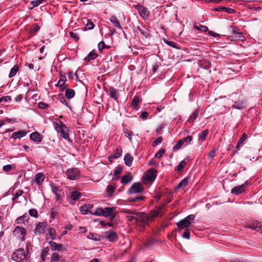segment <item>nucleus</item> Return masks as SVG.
I'll use <instances>...</instances> for the list:
<instances>
[{
    "label": "nucleus",
    "instance_id": "f257e3e1",
    "mask_svg": "<svg viewBox=\"0 0 262 262\" xmlns=\"http://www.w3.org/2000/svg\"><path fill=\"white\" fill-rule=\"evenodd\" d=\"M124 212L128 214L127 217L129 221H132L135 220L137 222H140L143 224L147 223L148 217L144 213L133 212L128 210L124 211Z\"/></svg>",
    "mask_w": 262,
    "mask_h": 262
},
{
    "label": "nucleus",
    "instance_id": "f03ea898",
    "mask_svg": "<svg viewBox=\"0 0 262 262\" xmlns=\"http://www.w3.org/2000/svg\"><path fill=\"white\" fill-rule=\"evenodd\" d=\"M54 124L55 129L60 134V136L65 139H69V129L65 124L58 119H56Z\"/></svg>",
    "mask_w": 262,
    "mask_h": 262
},
{
    "label": "nucleus",
    "instance_id": "7ed1b4c3",
    "mask_svg": "<svg viewBox=\"0 0 262 262\" xmlns=\"http://www.w3.org/2000/svg\"><path fill=\"white\" fill-rule=\"evenodd\" d=\"M116 210V207L97 208L94 212H91V214L98 216H103L105 217H108L112 214L114 213Z\"/></svg>",
    "mask_w": 262,
    "mask_h": 262
},
{
    "label": "nucleus",
    "instance_id": "20e7f679",
    "mask_svg": "<svg viewBox=\"0 0 262 262\" xmlns=\"http://www.w3.org/2000/svg\"><path fill=\"white\" fill-rule=\"evenodd\" d=\"M195 217V215L190 214L177 223L176 225L178 231L180 232L182 229H187L191 225V222L194 220Z\"/></svg>",
    "mask_w": 262,
    "mask_h": 262
},
{
    "label": "nucleus",
    "instance_id": "39448f33",
    "mask_svg": "<svg viewBox=\"0 0 262 262\" xmlns=\"http://www.w3.org/2000/svg\"><path fill=\"white\" fill-rule=\"evenodd\" d=\"M165 206V205L159 206L156 207L155 209L151 210L149 214H146V215L148 217V219L147 223L144 224H147L148 223L149 221L150 220H152L158 216H162L164 213L165 212V210L164 209V207Z\"/></svg>",
    "mask_w": 262,
    "mask_h": 262
},
{
    "label": "nucleus",
    "instance_id": "423d86ee",
    "mask_svg": "<svg viewBox=\"0 0 262 262\" xmlns=\"http://www.w3.org/2000/svg\"><path fill=\"white\" fill-rule=\"evenodd\" d=\"M157 171L151 168L147 171L146 175L142 177V182L144 184H146L148 182H154L156 178Z\"/></svg>",
    "mask_w": 262,
    "mask_h": 262
},
{
    "label": "nucleus",
    "instance_id": "0eeeda50",
    "mask_svg": "<svg viewBox=\"0 0 262 262\" xmlns=\"http://www.w3.org/2000/svg\"><path fill=\"white\" fill-rule=\"evenodd\" d=\"M26 255L25 249L19 248L15 251L12 255V259L16 262H23L26 258Z\"/></svg>",
    "mask_w": 262,
    "mask_h": 262
},
{
    "label": "nucleus",
    "instance_id": "6e6552de",
    "mask_svg": "<svg viewBox=\"0 0 262 262\" xmlns=\"http://www.w3.org/2000/svg\"><path fill=\"white\" fill-rule=\"evenodd\" d=\"M13 235L21 241L25 240V236L26 235V230L25 228L16 226L12 232Z\"/></svg>",
    "mask_w": 262,
    "mask_h": 262
},
{
    "label": "nucleus",
    "instance_id": "1a4fd4ad",
    "mask_svg": "<svg viewBox=\"0 0 262 262\" xmlns=\"http://www.w3.org/2000/svg\"><path fill=\"white\" fill-rule=\"evenodd\" d=\"M133 7L138 10L140 16L144 20L146 19L149 15L148 9L139 4L134 5Z\"/></svg>",
    "mask_w": 262,
    "mask_h": 262
},
{
    "label": "nucleus",
    "instance_id": "9d476101",
    "mask_svg": "<svg viewBox=\"0 0 262 262\" xmlns=\"http://www.w3.org/2000/svg\"><path fill=\"white\" fill-rule=\"evenodd\" d=\"M232 102H234V104L232 105V108L243 110L246 107L247 102L243 97L241 96L236 101H232Z\"/></svg>",
    "mask_w": 262,
    "mask_h": 262
},
{
    "label": "nucleus",
    "instance_id": "9b49d317",
    "mask_svg": "<svg viewBox=\"0 0 262 262\" xmlns=\"http://www.w3.org/2000/svg\"><path fill=\"white\" fill-rule=\"evenodd\" d=\"M144 190V187L142 186V184L140 183H134L130 188L127 190V193L128 194H134V193H138Z\"/></svg>",
    "mask_w": 262,
    "mask_h": 262
},
{
    "label": "nucleus",
    "instance_id": "f8f14e48",
    "mask_svg": "<svg viewBox=\"0 0 262 262\" xmlns=\"http://www.w3.org/2000/svg\"><path fill=\"white\" fill-rule=\"evenodd\" d=\"M66 174L69 179L75 180L79 177L80 173L77 168H71L67 170Z\"/></svg>",
    "mask_w": 262,
    "mask_h": 262
},
{
    "label": "nucleus",
    "instance_id": "ddd939ff",
    "mask_svg": "<svg viewBox=\"0 0 262 262\" xmlns=\"http://www.w3.org/2000/svg\"><path fill=\"white\" fill-rule=\"evenodd\" d=\"M245 227L257 232H262V223L258 221H253L245 225Z\"/></svg>",
    "mask_w": 262,
    "mask_h": 262
},
{
    "label": "nucleus",
    "instance_id": "4468645a",
    "mask_svg": "<svg viewBox=\"0 0 262 262\" xmlns=\"http://www.w3.org/2000/svg\"><path fill=\"white\" fill-rule=\"evenodd\" d=\"M48 224L45 222H39L36 226L35 230V233L36 234H42L45 233V229L47 227Z\"/></svg>",
    "mask_w": 262,
    "mask_h": 262
},
{
    "label": "nucleus",
    "instance_id": "2eb2a0df",
    "mask_svg": "<svg viewBox=\"0 0 262 262\" xmlns=\"http://www.w3.org/2000/svg\"><path fill=\"white\" fill-rule=\"evenodd\" d=\"M247 182H246L242 185L237 186L234 187L231 190V193L233 194L237 195L242 193L245 191V187L247 185Z\"/></svg>",
    "mask_w": 262,
    "mask_h": 262
},
{
    "label": "nucleus",
    "instance_id": "dca6fc26",
    "mask_svg": "<svg viewBox=\"0 0 262 262\" xmlns=\"http://www.w3.org/2000/svg\"><path fill=\"white\" fill-rule=\"evenodd\" d=\"M106 238H107L110 242H115L118 238L117 233L111 230L107 231L106 232Z\"/></svg>",
    "mask_w": 262,
    "mask_h": 262
},
{
    "label": "nucleus",
    "instance_id": "f3484780",
    "mask_svg": "<svg viewBox=\"0 0 262 262\" xmlns=\"http://www.w3.org/2000/svg\"><path fill=\"white\" fill-rule=\"evenodd\" d=\"M108 95L114 100L118 101L119 93L118 91L113 87H111L107 91Z\"/></svg>",
    "mask_w": 262,
    "mask_h": 262
},
{
    "label": "nucleus",
    "instance_id": "a211bd4d",
    "mask_svg": "<svg viewBox=\"0 0 262 262\" xmlns=\"http://www.w3.org/2000/svg\"><path fill=\"white\" fill-rule=\"evenodd\" d=\"M93 207L92 204H85L82 205L80 208V211L83 214H86L89 212L91 213V212H93V211H90V209H92Z\"/></svg>",
    "mask_w": 262,
    "mask_h": 262
},
{
    "label": "nucleus",
    "instance_id": "6ab92c4d",
    "mask_svg": "<svg viewBox=\"0 0 262 262\" xmlns=\"http://www.w3.org/2000/svg\"><path fill=\"white\" fill-rule=\"evenodd\" d=\"M30 137L31 140L35 142H40L42 141V137L41 135L38 132H34L30 134Z\"/></svg>",
    "mask_w": 262,
    "mask_h": 262
},
{
    "label": "nucleus",
    "instance_id": "aec40b11",
    "mask_svg": "<svg viewBox=\"0 0 262 262\" xmlns=\"http://www.w3.org/2000/svg\"><path fill=\"white\" fill-rule=\"evenodd\" d=\"M51 245V249L52 251H61L64 249L63 245L61 244H57L55 242H51L50 243Z\"/></svg>",
    "mask_w": 262,
    "mask_h": 262
},
{
    "label": "nucleus",
    "instance_id": "412c9836",
    "mask_svg": "<svg viewBox=\"0 0 262 262\" xmlns=\"http://www.w3.org/2000/svg\"><path fill=\"white\" fill-rule=\"evenodd\" d=\"M45 175L42 173H38L35 176V182L38 185H40L45 180Z\"/></svg>",
    "mask_w": 262,
    "mask_h": 262
},
{
    "label": "nucleus",
    "instance_id": "4be33fe9",
    "mask_svg": "<svg viewBox=\"0 0 262 262\" xmlns=\"http://www.w3.org/2000/svg\"><path fill=\"white\" fill-rule=\"evenodd\" d=\"M27 134V132L24 130H19L13 133L12 138L14 139H20L25 137Z\"/></svg>",
    "mask_w": 262,
    "mask_h": 262
},
{
    "label": "nucleus",
    "instance_id": "5701e85b",
    "mask_svg": "<svg viewBox=\"0 0 262 262\" xmlns=\"http://www.w3.org/2000/svg\"><path fill=\"white\" fill-rule=\"evenodd\" d=\"M124 163L127 166H130L132 165L133 160V157L130 154L127 153L125 154L124 158Z\"/></svg>",
    "mask_w": 262,
    "mask_h": 262
},
{
    "label": "nucleus",
    "instance_id": "b1692460",
    "mask_svg": "<svg viewBox=\"0 0 262 262\" xmlns=\"http://www.w3.org/2000/svg\"><path fill=\"white\" fill-rule=\"evenodd\" d=\"M97 56V54L94 52V51H92L84 59L86 62H89L91 60L95 59Z\"/></svg>",
    "mask_w": 262,
    "mask_h": 262
},
{
    "label": "nucleus",
    "instance_id": "393cba45",
    "mask_svg": "<svg viewBox=\"0 0 262 262\" xmlns=\"http://www.w3.org/2000/svg\"><path fill=\"white\" fill-rule=\"evenodd\" d=\"M122 152V148L120 146L118 147L115 151L114 155L111 157L109 158V160L110 161V159L112 158H114L115 159H118L121 156Z\"/></svg>",
    "mask_w": 262,
    "mask_h": 262
},
{
    "label": "nucleus",
    "instance_id": "a878e982",
    "mask_svg": "<svg viewBox=\"0 0 262 262\" xmlns=\"http://www.w3.org/2000/svg\"><path fill=\"white\" fill-rule=\"evenodd\" d=\"M110 21L114 25V26L119 29H121L120 24L116 16H113L110 18Z\"/></svg>",
    "mask_w": 262,
    "mask_h": 262
},
{
    "label": "nucleus",
    "instance_id": "bb28decb",
    "mask_svg": "<svg viewBox=\"0 0 262 262\" xmlns=\"http://www.w3.org/2000/svg\"><path fill=\"white\" fill-rule=\"evenodd\" d=\"M199 113V109H196L193 112L192 114L190 116L187 121L189 123L193 122L194 121V120H195L196 119L197 117L198 116Z\"/></svg>",
    "mask_w": 262,
    "mask_h": 262
},
{
    "label": "nucleus",
    "instance_id": "cd10ccee",
    "mask_svg": "<svg viewBox=\"0 0 262 262\" xmlns=\"http://www.w3.org/2000/svg\"><path fill=\"white\" fill-rule=\"evenodd\" d=\"M19 69V68L18 65L15 64V66H14L10 70V72L9 74V77L12 78L13 76H14L17 73V72L18 71Z\"/></svg>",
    "mask_w": 262,
    "mask_h": 262
},
{
    "label": "nucleus",
    "instance_id": "c85d7f7f",
    "mask_svg": "<svg viewBox=\"0 0 262 262\" xmlns=\"http://www.w3.org/2000/svg\"><path fill=\"white\" fill-rule=\"evenodd\" d=\"M122 171V167L118 165L117 166L114 170L113 174V179L115 180L118 178V176L121 173Z\"/></svg>",
    "mask_w": 262,
    "mask_h": 262
},
{
    "label": "nucleus",
    "instance_id": "c756f323",
    "mask_svg": "<svg viewBox=\"0 0 262 262\" xmlns=\"http://www.w3.org/2000/svg\"><path fill=\"white\" fill-rule=\"evenodd\" d=\"M67 78L65 76H63L60 77L57 86H59L62 90H64L65 89L64 83L66 81Z\"/></svg>",
    "mask_w": 262,
    "mask_h": 262
},
{
    "label": "nucleus",
    "instance_id": "7c9ffc66",
    "mask_svg": "<svg viewBox=\"0 0 262 262\" xmlns=\"http://www.w3.org/2000/svg\"><path fill=\"white\" fill-rule=\"evenodd\" d=\"M75 93L74 90L69 89L66 91L65 96L67 99H71L75 96Z\"/></svg>",
    "mask_w": 262,
    "mask_h": 262
},
{
    "label": "nucleus",
    "instance_id": "2f4dec72",
    "mask_svg": "<svg viewBox=\"0 0 262 262\" xmlns=\"http://www.w3.org/2000/svg\"><path fill=\"white\" fill-rule=\"evenodd\" d=\"M52 191L56 195V201H59L60 198V195L59 193L60 192V190H59L58 188L55 186H52Z\"/></svg>",
    "mask_w": 262,
    "mask_h": 262
},
{
    "label": "nucleus",
    "instance_id": "473e14b6",
    "mask_svg": "<svg viewBox=\"0 0 262 262\" xmlns=\"http://www.w3.org/2000/svg\"><path fill=\"white\" fill-rule=\"evenodd\" d=\"M208 134V130L207 129L204 130L201 132L199 135V140H201L202 142L204 141Z\"/></svg>",
    "mask_w": 262,
    "mask_h": 262
},
{
    "label": "nucleus",
    "instance_id": "72a5a7b5",
    "mask_svg": "<svg viewBox=\"0 0 262 262\" xmlns=\"http://www.w3.org/2000/svg\"><path fill=\"white\" fill-rule=\"evenodd\" d=\"M81 194L77 191H73L71 193V198L74 201H77L81 197Z\"/></svg>",
    "mask_w": 262,
    "mask_h": 262
},
{
    "label": "nucleus",
    "instance_id": "f704fd0d",
    "mask_svg": "<svg viewBox=\"0 0 262 262\" xmlns=\"http://www.w3.org/2000/svg\"><path fill=\"white\" fill-rule=\"evenodd\" d=\"M184 144L183 140L182 139H181L177 141L176 145L173 147L172 150L173 151H176L180 149L183 145Z\"/></svg>",
    "mask_w": 262,
    "mask_h": 262
},
{
    "label": "nucleus",
    "instance_id": "c9c22d12",
    "mask_svg": "<svg viewBox=\"0 0 262 262\" xmlns=\"http://www.w3.org/2000/svg\"><path fill=\"white\" fill-rule=\"evenodd\" d=\"M188 183V178H186L183 179L177 186V188H180L182 187H186Z\"/></svg>",
    "mask_w": 262,
    "mask_h": 262
},
{
    "label": "nucleus",
    "instance_id": "e433bc0d",
    "mask_svg": "<svg viewBox=\"0 0 262 262\" xmlns=\"http://www.w3.org/2000/svg\"><path fill=\"white\" fill-rule=\"evenodd\" d=\"M124 133L125 134V137L128 139L130 142H132V137L134 135V133L132 131L129 130L127 129L124 130Z\"/></svg>",
    "mask_w": 262,
    "mask_h": 262
},
{
    "label": "nucleus",
    "instance_id": "4c0bfd02",
    "mask_svg": "<svg viewBox=\"0 0 262 262\" xmlns=\"http://www.w3.org/2000/svg\"><path fill=\"white\" fill-rule=\"evenodd\" d=\"M132 180V178L128 176L125 175L122 177L121 180V182L122 184H126L128 183L129 182H131Z\"/></svg>",
    "mask_w": 262,
    "mask_h": 262
},
{
    "label": "nucleus",
    "instance_id": "58836bf2",
    "mask_svg": "<svg viewBox=\"0 0 262 262\" xmlns=\"http://www.w3.org/2000/svg\"><path fill=\"white\" fill-rule=\"evenodd\" d=\"M141 101L140 98L138 96H135L132 101V105L136 110L138 107L139 103Z\"/></svg>",
    "mask_w": 262,
    "mask_h": 262
},
{
    "label": "nucleus",
    "instance_id": "ea45409f",
    "mask_svg": "<svg viewBox=\"0 0 262 262\" xmlns=\"http://www.w3.org/2000/svg\"><path fill=\"white\" fill-rule=\"evenodd\" d=\"M86 25L85 28V30H92L94 28V24L90 19H87Z\"/></svg>",
    "mask_w": 262,
    "mask_h": 262
},
{
    "label": "nucleus",
    "instance_id": "a19ab883",
    "mask_svg": "<svg viewBox=\"0 0 262 262\" xmlns=\"http://www.w3.org/2000/svg\"><path fill=\"white\" fill-rule=\"evenodd\" d=\"M59 260V255L56 252L53 253L51 257L50 262H58Z\"/></svg>",
    "mask_w": 262,
    "mask_h": 262
},
{
    "label": "nucleus",
    "instance_id": "79ce46f5",
    "mask_svg": "<svg viewBox=\"0 0 262 262\" xmlns=\"http://www.w3.org/2000/svg\"><path fill=\"white\" fill-rule=\"evenodd\" d=\"M48 234L52 239L56 238V231L55 229L53 228H50L48 229Z\"/></svg>",
    "mask_w": 262,
    "mask_h": 262
},
{
    "label": "nucleus",
    "instance_id": "37998d69",
    "mask_svg": "<svg viewBox=\"0 0 262 262\" xmlns=\"http://www.w3.org/2000/svg\"><path fill=\"white\" fill-rule=\"evenodd\" d=\"M186 162L184 161V160H183L182 161H181L179 164L178 165L177 167V171H181V170L185 167V166L186 165Z\"/></svg>",
    "mask_w": 262,
    "mask_h": 262
},
{
    "label": "nucleus",
    "instance_id": "c03bdc74",
    "mask_svg": "<svg viewBox=\"0 0 262 262\" xmlns=\"http://www.w3.org/2000/svg\"><path fill=\"white\" fill-rule=\"evenodd\" d=\"M23 192L24 191L21 190H18L16 191L12 199L13 202H14L15 200L18 199L20 196H21L23 194Z\"/></svg>",
    "mask_w": 262,
    "mask_h": 262
},
{
    "label": "nucleus",
    "instance_id": "a18cd8bd",
    "mask_svg": "<svg viewBox=\"0 0 262 262\" xmlns=\"http://www.w3.org/2000/svg\"><path fill=\"white\" fill-rule=\"evenodd\" d=\"M165 150L164 149H161L158 152H157L155 155V158H161L163 154L165 153Z\"/></svg>",
    "mask_w": 262,
    "mask_h": 262
},
{
    "label": "nucleus",
    "instance_id": "49530a36",
    "mask_svg": "<svg viewBox=\"0 0 262 262\" xmlns=\"http://www.w3.org/2000/svg\"><path fill=\"white\" fill-rule=\"evenodd\" d=\"M29 215L32 217H38V212L35 209H31L29 210Z\"/></svg>",
    "mask_w": 262,
    "mask_h": 262
},
{
    "label": "nucleus",
    "instance_id": "de8ad7c7",
    "mask_svg": "<svg viewBox=\"0 0 262 262\" xmlns=\"http://www.w3.org/2000/svg\"><path fill=\"white\" fill-rule=\"evenodd\" d=\"M194 28L198 30H200L203 32H207L208 30L207 27L200 25L199 26H195Z\"/></svg>",
    "mask_w": 262,
    "mask_h": 262
},
{
    "label": "nucleus",
    "instance_id": "09e8293b",
    "mask_svg": "<svg viewBox=\"0 0 262 262\" xmlns=\"http://www.w3.org/2000/svg\"><path fill=\"white\" fill-rule=\"evenodd\" d=\"M98 49L100 52H102V50L105 48H108L105 46V44L104 41H100L98 45Z\"/></svg>",
    "mask_w": 262,
    "mask_h": 262
},
{
    "label": "nucleus",
    "instance_id": "8fccbe9b",
    "mask_svg": "<svg viewBox=\"0 0 262 262\" xmlns=\"http://www.w3.org/2000/svg\"><path fill=\"white\" fill-rule=\"evenodd\" d=\"M163 139L162 137L157 138L153 142L152 146L153 147L156 146L158 144H160L162 142Z\"/></svg>",
    "mask_w": 262,
    "mask_h": 262
},
{
    "label": "nucleus",
    "instance_id": "3c124183",
    "mask_svg": "<svg viewBox=\"0 0 262 262\" xmlns=\"http://www.w3.org/2000/svg\"><path fill=\"white\" fill-rule=\"evenodd\" d=\"M70 36L72 38L76 41H78L79 37L77 33H75L73 32H70L69 33Z\"/></svg>",
    "mask_w": 262,
    "mask_h": 262
},
{
    "label": "nucleus",
    "instance_id": "603ef678",
    "mask_svg": "<svg viewBox=\"0 0 262 262\" xmlns=\"http://www.w3.org/2000/svg\"><path fill=\"white\" fill-rule=\"evenodd\" d=\"M41 3H42L41 0H36V1H32L31 2V4L32 5V7L31 8V9H32L34 7H37L38 6L40 5L41 4Z\"/></svg>",
    "mask_w": 262,
    "mask_h": 262
},
{
    "label": "nucleus",
    "instance_id": "864d4df0",
    "mask_svg": "<svg viewBox=\"0 0 262 262\" xmlns=\"http://www.w3.org/2000/svg\"><path fill=\"white\" fill-rule=\"evenodd\" d=\"M114 187L112 185H108L106 188V191L110 194L111 195L114 192Z\"/></svg>",
    "mask_w": 262,
    "mask_h": 262
},
{
    "label": "nucleus",
    "instance_id": "5fc2aeb1",
    "mask_svg": "<svg viewBox=\"0 0 262 262\" xmlns=\"http://www.w3.org/2000/svg\"><path fill=\"white\" fill-rule=\"evenodd\" d=\"M138 31L144 36H147L148 35V31L145 28H141L139 27H138Z\"/></svg>",
    "mask_w": 262,
    "mask_h": 262
},
{
    "label": "nucleus",
    "instance_id": "6e6d98bb",
    "mask_svg": "<svg viewBox=\"0 0 262 262\" xmlns=\"http://www.w3.org/2000/svg\"><path fill=\"white\" fill-rule=\"evenodd\" d=\"M190 231L188 229H185V232L182 234V237L184 238L190 239Z\"/></svg>",
    "mask_w": 262,
    "mask_h": 262
},
{
    "label": "nucleus",
    "instance_id": "4d7b16f0",
    "mask_svg": "<svg viewBox=\"0 0 262 262\" xmlns=\"http://www.w3.org/2000/svg\"><path fill=\"white\" fill-rule=\"evenodd\" d=\"M11 100V98L10 96H4V97L0 98V103L2 102L10 101Z\"/></svg>",
    "mask_w": 262,
    "mask_h": 262
},
{
    "label": "nucleus",
    "instance_id": "13d9d810",
    "mask_svg": "<svg viewBox=\"0 0 262 262\" xmlns=\"http://www.w3.org/2000/svg\"><path fill=\"white\" fill-rule=\"evenodd\" d=\"M38 106L41 109H45L48 107V105L45 102H40L38 103Z\"/></svg>",
    "mask_w": 262,
    "mask_h": 262
},
{
    "label": "nucleus",
    "instance_id": "bf43d9fd",
    "mask_svg": "<svg viewBox=\"0 0 262 262\" xmlns=\"http://www.w3.org/2000/svg\"><path fill=\"white\" fill-rule=\"evenodd\" d=\"M247 138V135L245 133H244L238 142H239V144H243Z\"/></svg>",
    "mask_w": 262,
    "mask_h": 262
},
{
    "label": "nucleus",
    "instance_id": "052dcab7",
    "mask_svg": "<svg viewBox=\"0 0 262 262\" xmlns=\"http://www.w3.org/2000/svg\"><path fill=\"white\" fill-rule=\"evenodd\" d=\"M182 139L183 140L184 143L186 142L187 143H189L192 140V137L191 136H188L186 138H184Z\"/></svg>",
    "mask_w": 262,
    "mask_h": 262
},
{
    "label": "nucleus",
    "instance_id": "680f3d73",
    "mask_svg": "<svg viewBox=\"0 0 262 262\" xmlns=\"http://www.w3.org/2000/svg\"><path fill=\"white\" fill-rule=\"evenodd\" d=\"M12 169L11 165H6L3 166V170L5 172H9Z\"/></svg>",
    "mask_w": 262,
    "mask_h": 262
},
{
    "label": "nucleus",
    "instance_id": "e2e57ef3",
    "mask_svg": "<svg viewBox=\"0 0 262 262\" xmlns=\"http://www.w3.org/2000/svg\"><path fill=\"white\" fill-rule=\"evenodd\" d=\"M25 216L23 215V216H21L18 218H17L16 220V222L17 224H20V223H24V220H25Z\"/></svg>",
    "mask_w": 262,
    "mask_h": 262
},
{
    "label": "nucleus",
    "instance_id": "0e129e2a",
    "mask_svg": "<svg viewBox=\"0 0 262 262\" xmlns=\"http://www.w3.org/2000/svg\"><path fill=\"white\" fill-rule=\"evenodd\" d=\"M215 149L211 150L208 154V157L210 158L211 159H213V158L214 157V156H215Z\"/></svg>",
    "mask_w": 262,
    "mask_h": 262
},
{
    "label": "nucleus",
    "instance_id": "69168bd1",
    "mask_svg": "<svg viewBox=\"0 0 262 262\" xmlns=\"http://www.w3.org/2000/svg\"><path fill=\"white\" fill-rule=\"evenodd\" d=\"M47 251L45 250L41 252V258L43 261L45 260V257H46V256L47 255Z\"/></svg>",
    "mask_w": 262,
    "mask_h": 262
},
{
    "label": "nucleus",
    "instance_id": "338daca9",
    "mask_svg": "<svg viewBox=\"0 0 262 262\" xmlns=\"http://www.w3.org/2000/svg\"><path fill=\"white\" fill-rule=\"evenodd\" d=\"M227 7H220L214 9L215 11L220 12V11H225V10H227Z\"/></svg>",
    "mask_w": 262,
    "mask_h": 262
},
{
    "label": "nucleus",
    "instance_id": "774afa93",
    "mask_svg": "<svg viewBox=\"0 0 262 262\" xmlns=\"http://www.w3.org/2000/svg\"><path fill=\"white\" fill-rule=\"evenodd\" d=\"M148 116V113L146 112H143L141 114V118L143 119H146Z\"/></svg>",
    "mask_w": 262,
    "mask_h": 262
}]
</instances>
